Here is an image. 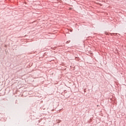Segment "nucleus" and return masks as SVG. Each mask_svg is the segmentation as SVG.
I'll use <instances>...</instances> for the list:
<instances>
[{"mask_svg":"<svg viewBox=\"0 0 126 126\" xmlns=\"http://www.w3.org/2000/svg\"><path fill=\"white\" fill-rule=\"evenodd\" d=\"M57 124H60V123H61V122H62V121L61 120H57L56 121Z\"/></svg>","mask_w":126,"mask_h":126,"instance_id":"1","label":"nucleus"}]
</instances>
